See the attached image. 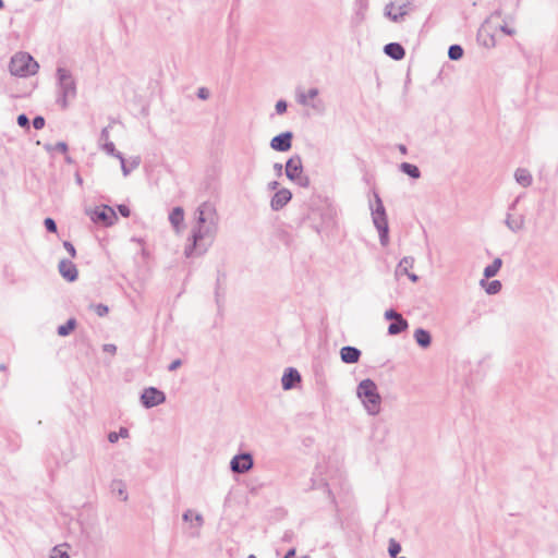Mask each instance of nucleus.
<instances>
[{
	"mask_svg": "<svg viewBox=\"0 0 558 558\" xmlns=\"http://www.w3.org/2000/svg\"><path fill=\"white\" fill-rule=\"evenodd\" d=\"M217 232L218 227L192 226L184 255L187 258L204 255L213 245Z\"/></svg>",
	"mask_w": 558,
	"mask_h": 558,
	"instance_id": "f257e3e1",
	"label": "nucleus"
},
{
	"mask_svg": "<svg viewBox=\"0 0 558 558\" xmlns=\"http://www.w3.org/2000/svg\"><path fill=\"white\" fill-rule=\"evenodd\" d=\"M356 396L362 401L369 415H377L380 411L381 398L376 384L369 379H363L356 388Z\"/></svg>",
	"mask_w": 558,
	"mask_h": 558,
	"instance_id": "f03ea898",
	"label": "nucleus"
},
{
	"mask_svg": "<svg viewBox=\"0 0 558 558\" xmlns=\"http://www.w3.org/2000/svg\"><path fill=\"white\" fill-rule=\"evenodd\" d=\"M58 98L57 102L62 109L68 108L69 101L76 96V84L71 72L64 68H58Z\"/></svg>",
	"mask_w": 558,
	"mask_h": 558,
	"instance_id": "7ed1b4c3",
	"label": "nucleus"
},
{
	"mask_svg": "<svg viewBox=\"0 0 558 558\" xmlns=\"http://www.w3.org/2000/svg\"><path fill=\"white\" fill-rule=\"evenodd\" d=\"M39 69L37 61L28 52H16L10 61V73L19 77L35 75Z\"/></svg>",
	"mask_w": 558,
	"mask_h": 558,
	"instance_id": "20e7f679",
	"label": "nucleus"
},
{
	"mask_svg": "<svg viewBox=\"0 0 558 558\" xmlns=\"http://www.w3.org/2000/svg\"><path fill=\"white\" fill-rule=\"evenodd\" d=\"M415 10L413 0H391L384 8V15L393 23H401Z\"/></svg>",
	"mask_w": 558,
	"mask_h": 558,
	"instance_id": "39448f33",
	"label": "nucleus"
},
{
	"mask_svg": "<svg viewBox=\"0 0 558 558\" xmlns=\"http://www.w3.org/2000/svg\"><path fill=\"white\" fill-rule=\"evenodd\" d=\"M219 218L217 215L216 207L209 203H202L194 213V225L193 226H208L218 227Z\"/></svg>",
	"mask_w": 558,
	"mask_h": 558,
	"instance_id": "423d86ee",
	"label": "nucleus"
},
{
	"mask_svg": "<svg viewBox=\"0 0 558 558\" xmlns=\"http://www.w3.org/2000/svg\"><path fill=\"white\" fill-rule=\"evenodd\" d=\"M286 175L298 185L307 187L310 179L303 172L302 159L299 155L292 156L286 163Z\"/></svg>",
	"mask_w": 558,
	"mask_h": 558,
	"instance_id": "0eeeda50",
	"label": "nucleus"
},
{
	"mask_svg": "<svg viewBox=\"0 0 558 558\" xmlns=\"http://www.w3.org/2000/svg\"><path fill=\"white\" fill-rule=\"evenodd\" d=\"M319 90L316 87L310 88L307 92L298 89L296 90V101L301 106L311 107L316 112H323L325 110V105L322 99H318Z\"/></svg>",
	"mask_w": 558,
	"mask_h": 558,
	"instance_id": "6e6552de",
	"label": "nucleus"
},
{
	"mask_svg": "<svg viewBox=\"0 0 558 558\" xmlns=\"http://www.w3.org/2000/svg\"><path fill=\"white\" fill-rule=\"evenodd\" d=\"M372 220L375 228H381L388 226V218L385 206L378 193L374 192V202L369 203Z\"/></svg>",
	"mask_w": 558,
	"mask_h": 558,
	"instance_id": "1a4fd4ad",
	"label": "nucleus"
},
{
	"mask_svg": "<svg viewBox=\"0 0 558 558\" xmlns=\"http://www.w3.org/2000/svg\"><path fill=\"white\" fill-rule=\"evenodd\" d=\"M254 466V460L251 453L243 452L234 456L230 461V469L233 473L244 474Z\"/></svg>",
	"mask_w": 558,
	"mask_h": 558,
	"instance_id": "9d476101",
	"label": "nucleus"
},
{
	"mask_svg": "<svg viewBox=\"0 0 558 558\" xmlns=\"http://www.w3.org/2000/svg\"><path fill=\"white\" fill-rule=\"evenodd\" d=\"M90 219L102 226H112L117 220L116 211L109 206H100L90 213Z\"/></svg>",
	"mask_w": 558,
	"mask_h": 558,
	"instance_id": "9b49d317",
	"label": "nucleus"
},
{
	"mask_svg": "<svg viewBox=\"0 0 558 558\" xmlns=\"http://www.w3.org/2000/svg\"><path fill=\"white\" fill-rule=\"evenodd\" d=\"M166 401V395L155 388L148 387L141 395V402L146 409L157 407Z\"/></svg>",
	"mask_w": 558,
	"mask_h": 558,
	"instance_id": "f8f14e48",
	"label": "nucleus"
},
{
	"mask_svg": "<svg viewBox=\"0 0 558 558\" xmlns=\"http://www.w3.org/2000/svg\"><path fill=\"white\" fill-rule=\"evenodd\" d=\"M182 519L184 522L190 524L191 533L193 537L199 536L201 529L204 525V517L199 512H195L192 509H187L183 514Z\"/></svg>",
	"mask_w": 558,
	"mask_h": 558,
	"instance_id": "ddd939ff",
	"label": "nucleus"
},
{
	"mask_svg": "<svg viewBox=\"0 0 558 558\" xmlns=\"http://www.w3.org/2000/svg\"><path fill=\"white\" fill-rule=\"evenodd\" d=\"M293 134L290 131L283 132L270 141V147L277 151H287L292 146Z\"/></svg>",
	"mask_w": 558,
	"mask_h": 558,
	"instance_id": "4468645a",
	"label": "nucleus"
},
{
	"mask_svg": "<svg viewBox=\"0 0 558 558\" xmlns=\"http://www.w3.org/2000/svg\"><path fill=\"white\" fill-rule=\"evenodd\" d=\"M506 227L513 233H518L525 228V216L522 214L507 213L505 218Z\"/></svg>",
	"mask_w": 558,
	"mask_h": 558,
	"instance_id": "2eb2a0df",
	"label": "nucleus"
},
{
	"mask_svg": "<svg viewBox=\"0 0 558 558\" xmlns=\"http://www.w3.org/2000/svg\"><path fill=\"white\" fill-rule=\"evenodd\" d=\"M60 275L68 281L72 282L77 279L76 266L68 259H61L58 265Z\"/></svg>",
	"mask_w": 558,
	"mask_h": 558,
	"instance_id": "dca6fc26",
	"label": "nucleus"
},
{
	"mask_svg": "<svg viewBox=\"0 0 558 558\" xmlns=\"http://www.w3.org/2000/svg\"><path fill=\"white\" fill-rule=\"evenodd\" d=\"M300 381H301V375L293 367L287 368L281 378V385L284 390H290V389L294 388L295 385Z\"/></svg>",
	"mask_w": 558,
	"mask_h": 558,
	"instance_id": "f3484780",
	"label": "nucleus"
},
{
	"mask_svg": "<svg viewBox=\"0 0 558 558\" xmlns=\"http://www.w3.org/2000/svg\"><path fill=\"white\" fill-rule=\"evenodd\" d=\"M292 194L287 189H281L278 192L275 193L270 201V206L274 210H280L283 208L289 201L291 199Z\"/></svg>",
	"mask_w": 558,
	"mask_h": 558,
	"instance_id": "a211bd4d",
	"label": "nucleus"
},
{
	"mask_svg": "<svg viewBox=\"0 0 558 558\" xmlns=\"http://www.w3.org/2000/svg\"><path fill=\"white\" fill-rule=\"evenodd\" d=\"M101 148L104 151H106L108 155L113 156L120 160L121 163V170L123 172L124 177H128L130 174V169L126 168V160L124 159L123 155L116 149V146L112 142H106L101 144Z\"/></svg>",
	"mask_w": 558,
	"mask_h": 558,
	"instance_id": "6ab92c4d",
	"label": "nucleus"
},
{
	"mask_svg": "<svg viewBox=\"0 0 558 558\" xmlns=\"http://www.w3.org/2000/svg\"><path fill=\"white\" fill-rule=\"evenodd\" d=\"M341 361L345 364H354L357 363L361 357V351L351 345H347L341 348L340 350Z\"/></svg>",
	"mask_w": 558,
	"mask_h": 558,
	"instance_id": "aec40b11",
	"label": "nucleus"
},
{
	"mask_svg": "<svg viewBox=\"0 0 558 558\" xmlns=\"http://www.w3.org/2000/svg\"><path fill=\"white\" fill-rule=\"evenodd\" d=\"M384 51L387 56L397 61L403 59L405 56L404 48L398 43L387 44L384 48Z\"/></svg>",
	"mask_w": 558,
	"mask_h": 558,
	"instance_id": "412c9836",
	"label": "nucleus"
},
{
	"mask_svg": "<svg viewBox=\"0 0 558 558\" xmlns=\"http://www.w3.org/2000/svg\"><path fill=\"white\" fill-rule=\"evenodd\" d=\"M514 179L523 187H529L533 183V177L525 168H518L514 172Z\"/></svg>",
	"mask_w": 558,
	"mask_h": 558,
	"instance_id": "4be33fe9",
	"label": "nucleus"
},
{
	"mask_svg": "<svg viewBox=\"0 0 558 558\" xmlns=\"http://www.w3.org/2000/svg\"><path fill=\"white\" fill-rule=\"evenodd\" d=\"M110 492L111 494L118 496L122 501H126L129 498L126 493V485L121 480H113L110 483Z\"/></svg>",
	"mask_w": 558,
	"mask_h": 558,
	"instance_id": "5701e85b",
	"label": "nucleus"
},
{
	"mask_svg": "<svg viewBox=\"0 0 558 558\" xmlns=\"http://www.w3.org/2000/svg\"><path fill=\"white\" fill-rule=\"evenodd\" d=\"M416 343L421 347V348H428L432 343V336L430 333L423 329V328H417L415 331H414V335H413Z\"/></svg>",
	"mask_w": 558,
	"mask_h": 558,
	"instance_id": "b1692460",
	"label": "nucleus"
},
{
	"mask_svg": "<svg viewBox=\"0 0 558 558\" xmlns=\"http://www.w3.org/2000/svg\"><path fill=\"white\" fill-rule=\"evenodd\" d=\"M408 327H409L408 322L403 317H401V318H398L397 320L392 322L389 325L388 333L391 336L399 335L402 331L407 330Z\"/></svg>",
	"mask_w": 558,
	"mask_h": 558,
	"instance_id": "393cba45",
	"label": "nucleus"
},
{
	"mask_svg": "<svg viewBox=\"0 0 558 558\" xmlns=\"http://www.w3.org/2000/svg\"><path fill=\"white\" fill-rule=\"evenodd\" d=\"M414 265V258L411 257V256H405L403 257L398 266H397V269H396V275L397 276H402V275H407L409 271V269H411Z\"/></svg>",
	"mask_w": 558,
	"mask_h": 558,
	"instance_id": "a878e982",
	"label": "nucleus"
},
{
	"mask_svg": "<svg viewBox=\"0 0 558 558\" xmlns=\"http://www.w3.org/2000/svg\"><path fill=\"white\" fill-rule=\"evenodd\" d=\"M184 220V210L181 207H174L172 211L169 215V221L170 223L175 228L179 229L181 223Z\"/></svg>",
	"mask_w": 558,
	"mask_h": 558,
	"instance_id": "bb28decb",
	"label": "nucleus"
},
{
	"mask_svg": "<svg viewBox=\"0 0 558 558\" xmlns=\"http://www.w3.org/2000/svg\"><path fill=\"white\" fill-rule=\"evenodd\" d=\"M501 265H502L501 258H499V257L495 258L492 264L487 265L484 268V277L486 279L495 277L498 274V271L500 270Z\"/></svg>",
	"mask_w": 558,
	"mask_h": 558,
	"instance_id": "cd10ccee",
	"label": "nucleus"
},
{
	"mask_svg": "<svg viewBox=\"0 0 558 558\" xmlns=\"http://www.w3.org/2000/svg\"><path fill=\"white\" fill-rule=\"evenodd\" d=\"M400 170L413 179H418L421 177L420 169L415 165L409 162H402L400 165Z\"/></svg>",
	"mask_w": 558,
	"mask_h": 558,
	"instance_id": "c85d7f7f",
	"label": "nucleus"
},
{
	"mask_svg": "<svg viewBox=\"0 0 558 558\" xmlns=\"http://www.w3.org/2000/svg\"><path fill=\"white\" fill-rule=\"evenodd\" d=\"M481 284L485 288V291L487 294L494 295L500 292L501 290V282L499 280H493L485 284V281L482 280Z\"/></svg>",
	"mask_w": 558,
	"mask_h": 558,
	"instance_id": "c756f323",
	"label": "nucleus"
},
{
	"mask_svg": "<svg viewBox=\"0 0 558 558\" xmlns=\"http://www.w3.org/2000/svg\"><path fill=\"white\" fill-rule=\"evenodd\" d=\"M75 327L76 320L74 318H70L64 325L58 327V335L61 337H66L74 330Z\"/></svg>",
	"mask_w": 558,
	"mask_h": 558,
	"instance_id": "7c9ffc66",
	"label": "nucleus"
},
{
	"mask_svg": "<svg viewBox=\"0 0 558 558\" xmlns=\"http://www.w3.org/2000/svg\"><path fill=\"white\" fill-rule=\"evenodd\" d=\"M463 56V49L460 45H451L448 50V57L450 60H459Z\"/></svg>",
	"mask_w": 558,
	"mask_h": 558,
	"instance_id": "2f4dec72",
	"label": "nucleus"
},
{
	"mask_svg": "<svg viewBox=\"0 0 558 558\" xmlns=\"http://www.w3.org/2000/svg\"><path fill=\"white\" fill-rule=\"evenodd\" d=\"M379 241L383 246H387L389 243V227L377 228Z\"/></svg>",
	"mask_w": 558,
	"mask_h": 558,
	"instance_id": "473e14b6",
	"label": "nucleus"
},
{
	"mask_svg": "<svg viewBox=\"0 0 558 558\" xmlns=\"http://www.w3.org/2000/svg\"><path fill=\"white\" fill-rule=\"evenodd\" d=\"M401 551V545L393 538L389 539L388 553L395 558Z\"/></svg>",
	"mask_w": 558,
	"mask_h": 558,
	"instance_id": "72a5a7b5",
	"label": "nucleus"
},
{
	"mask_svg": "<svg viewBox=\"0 0 558 558\" xmlns=\"http://www.w3.org/2000/svg\"><path fill=\"white\" fill-rule=\"evenodd\" d=\"M65 545H58L53 547L51 558H70L66 550L63 549Z\"/></svg>",
	"mask_w": 558,
	"mask_h": 558,
	"instance_id": "f704fd0d",
	"label": "nucleus"
},
{
	"mask_svg": "<svg viewBox=\"0 0 558 558\" xmlns=\"http://www.w3.org/2000/svg\"><path fill=\"white\" fill-rule=\"evenodd\" d=\"M45 148L47 150L57 149V150H59L60 153H63V154H65L68 151V145L64 142H58L54 146H51V145L47 144L45 146Z\"/></svg>",
	"mask_w": 558,
	"mask_h": 558,
	"instance_id": "c9c22d12",
	"label": "nucleus"
},
{
	"mask_svg": "<svg viewBox=\"0 0 558 558\" xmlns=\"http://www.w3.org/2000/svg\"><path fill=\"white\" fill-rule=\"evenodd\" d=\"M141 163V158L138 156L132 157L129 161H126V168L130 169V172L138 168Z\"/></svg>",
	"mask_w": 558,
	"mask_h": 558,
	"instance_id": "e433bc0d",
	"label": "nucleus"
},
{
	"mask_svg": "<svg viewBox=\"0 0 558 558\" xmlns=\"http://www.w3.org/2000/svg\"><path fill=\"white\" fill-rule=\"evenodd\" d=\"M384 316L386 319L393 320V322L397 320L398 318L402 317V315L395 310H387L385 312Z\"/></svg>",
	"mask_w": 558,
	"mask_h": 558,
	"instance_id": "4c0bfd02",
	"label": "nucleus"
},
{
	"mask_svg": "<svg viewBox=\"0 0 558 558\" xmlns=\"http://www.w3.org/2000/svg\"><path fill=\"white\" fill-rule=\"evenodd\" d=\"M44 225L49 232H57V223L52 218H46Z\"/></svg>",
	"mask_w": 558,
	"mask_h": 558,
	"instance_id": "58836bf2",
	"label": "nucleus"
},
{
	"mask_svg": "<svg viewBox=\"0 0 558 558\" xmlns=\"http://www.w3.org/2000/svg\"><path fill=\"white\" fill-rule=\"evenodd\" d=\"M33 126L36 130H40L45 126V119L40 116H37L33 119Z\"/></svg>",
	"mask_w": 558,
	"mask_h": 558,
	"instance_id": "ea45409f",
	"label": "nucleus"
},
{
	"mask_svg": "<svg viewBox=\"0 0 558 558\" xmlns=\"http://www.w3.org/2000/svg\"><path fill=\"white\" fill-rule=\"evenodd\" d=\"M287 102L284 100H278L277 104H276V112L278 114H282L287 111Z\"/></svg>",
	"mask_w": 558,
	"mask_h": 558,
	"instance_id": "a19ab883",
	"label": "nucleus"
},
{
	"mask_svg": "<svg viewBox=\"0 0 558 558\" xmlns=\"http://www.w3.org/2000/svg\"><path fill=\"white\" fill-rule=\"evenodd\" d=\"M17 124L21 128H28L29 126V120L26 114L22 113L17 117Z\"/></svg>",
	"mask_w": 558,
	"mask_h": 558,
	"instance_id": "79ce46f5",
	"label": "nucleus"
},
{
	"mask_svg": "<svg viewBox=\"0 0 558 558\" xmlns=\"http://www.w3.org/2000/svg\"><path fill=\"white\" fill-rule=\"evenodd\" d=\"M63 246L66 250V252L70 254L71 257H75L76 251H75L74 245L71 242L64 241Z\"/></svg>",
	"mask_w": 558,
	"mask_h": 558,
	"instance_id": "37998d69",
	"label": "nucleus"
},
{
	"mask_svg": "<svg viewBox=\"0 0 558 558\" xmlns=\"http://www.w3.org/2000/svg\"><path fill=\"white\" fill-rule=\"evenodd\" d=\"M95 311L97 313L98 316H105L107 313H108V306L107 305H104V304H97L95 306Z\"/></svg>",
	"mask_w": 558,
	"mask_h": 558,
	"instance_id": "c03bdc74",
	"label": "nucleus"
},
{
	"mask_svg": "<svg viewBox=\"0 0 558 558\" xmlns=\"http://www.w3.org/2000/svg\"><path fill=\"white\" fill-rule=\"evenodd\" d=\"M100 143H106V142H109V130L108 128H104L101 130V133H100V138H99Z\"/></svg>",
	"mask_w": 558,
	"mask_h": 558,
	"instance_id": "a18cd8bd",
	"label": "nucleus"
},
{
	"mask_svg": "<svg viewBox=\"0 0 558 558\" xmlns=\"http://www.w3.org/2000/svg\"><path fill=\"white\" fill-rule=\"evenodd\" d=\"M197 96H198V98H201V99H204V100H205V99H207V98L209 97V92H208V89H207V88H205V87H201V88L198 89V92H197Z\"/></svg>",
	"mask_w": 558,
	"mask_h": 558,
	"instance_id": "49530a36",
	"label": "nucleus"
},
{
	"mask_svg": "<svg viewBox=\"0 0 558 558\" xmlns=\"http://www.w3.org/2000/svg\"><path fill=\"white\" fill-rule=\"evenodd\" d=\"M118 210L123 217H129L131 214L130 208L126 205H119Z\"/></svg>",
	"mask_w": 558,
	"mask_h": 558,
	"instance_id": "de8ad7c7",
	"label": "nucleus"
},
{
	"mask_svg": "<svg viewBox=\"0 0 558 558\" xmlns=\"http://www.w3.org/2000/svg\"><path fill=\"white\" fill-rule=\"evenodd\" d=\"M181 364H182L181 360H179V359H178V360H174V361H172V362L169 364L168 369H169L170 372H173V371H175L177 368H179V367L181 366Z\"/></svg>",
	"mask_w": 558,
	"mask_h": 558,
	"instance_id": "09e8293b",
	"label": "nucleus"
},
{
	"mask_svg": "<svg viewBox=\"0 0 558 558\" xmlns=\"http://www.w3.org/2000/svg\"><path fill=\"white\" fill-rule=\"evenodd\" d=\"M102 350H104L105 352H108V353L114 354V353H116V351H117V347H116L114 344L107 343V344H104Z\"/></svg>",
	"mask_w": 558,
	"mask_h": 558,
	"instance_id": "8fccbe9b",
	"label": "nucleus"
},
{
	"mask_svg": "<svg viewBox=\"0 0 558 558\" xmlns=\"http://www.w3.org/2000/svg\"><path fill=\"white\" fill-rule=\"evenodd\" d=\"M500 31H501L502 33H505L506 35H509V36H512V35H514V34H515V29H514V28H510V27H508L507 25H501V26H500Z\"/></svg>",
	"mask_w": 558,
	"mask_h": 558,
	"instance_id": "3c124183",
	"label": "nucleus"
},
{
	"mask_svg": "<svg viewBox=\"0 0 558 558\" xmlns=\"http://www.w3.org/2000/svg\"><path fill=\"white\" fill-rule=\"evenodd\" d=\"M108 440L111 442V444H114L119 440V435L117 432H110L109 435H108Z\"/></svg>",
	"mask_w": 558,
	"mask_h": 558,
	"instance_id": "603ef678",
	"label": "nucleus"
},
{
	"mask_svg": "<svg viewBox=\"0 0 558 558\" xmlns=\"http://www.w3.org/2000/svg\"><path fill=\"white\" fill-rule=\"evenodd\" d=\"M119 438H128L129 437V429L125 427H120L118 432Z\"/></svg>",
	"mask_w": 558,
	"mask_h": 558,
	"instance_id": "864d4df0",
	"label": "nucleus"
},
{
	"mask_svg": "<svg viewBox=\"0 0 558 558\" xmlns=\"http://www.w3.org/2000/svg\"><path fill=\"white\" fill-rule=\"evenodd\" d=\"M484 45L486 47H494L496 45L495 38L493 35H489L488 39H484Z\"/></svg>",
	"mask_w": 558,
	"mask_h": 558,
	"instance_id": "5fc2aeb1",
	"label": "nucleus"
},
{
	"mask_svg": "<svg viewBox=\"0 0 558 558\" xmlns=\"http://www.w3.org/2000/svg\"><path fill=\"white\" fill-rule=\"evenodd\" d=\"M519 199H520V198H519V197H517V198H515V199H514V201L509 205V207H508V213H511V211H513V210L515 209V207H517V205H518V203H519Z\"/></svg>",
	"mask_w": 558,
	"mask_h": 558,
	"instance_id": "6e6d98bb",
	"label": "nucleus"
},
{
	"mask_svg": "<svg viewBox=\"0 0 558 558\" xmlns=\"http://www.w3.org/2000/svg\"><path fill=\"white\" fill-rule=\"evenodd\" d=\"M405 276H408V278L412 281V282H416L418 280V277L413 274V272H408Z\"/></svg>",
	"mask_w": 558,
	"mask_h": 558,
	"instance_id": "4d7b16f0",
	"label": "nucleus"
},
{
	"mask_svg": "<svg viewBox=\"0 0 558 558\" xmlns=\"http://www.w3.org/2000/svg\"><path fill=\"white\" fill-rule=\"evenodd\" d=\"M295 556V549L291 548L287 551L284 558H293Z\"/></svg>",
	"mask_w": 558,
	"mask_h": 558,
	"instance_id": "13d9d810",
	"label": "nucleus"
},
{
	"mask_svg": "<svg viewBox=\"0 0 558 558\" xmlns=\"http://www.w3.org/2000/svg\"><path fill=\"white\" fill-rule=\"evenodd\" d=\"M487 26H488V21H486L485 24L482 26V28L480 31L481 36H483L485 33H487Z\"/></svg>",
	"mask_w": 558,
	"mask_h": 558,
	"instance_id": "bf43d9fd",
	"label": "nucleus"
},
{
	"mask_svg": "<svg viewBox=\"0 0 558 558\" xmlns=\"http://www.w3.org/2000/svg\"><path fill=\"white\" fill-rule=\"evenodd\" d=\"M75 181H76V183H77L78 185H82V184H83V179H82V177H81L78 173H76V174H75Z\"/></svg>",
	"mask_w": 558,
	"mask_h": 558,
	"instance_id": "052dcab7",
	"label": "nucleus"
},
{
	"mask_svg": "<svg viewBox=\"0 0 558 558\" xmlns=\"http://www.w3.org/2000/svg\"><path fill=\"white\" fill-rule=\"evenodd\" d=\"M275 169L277 170V172H279V173H280V172H281V170H282V165H280V163H276V165H275Z\"/></svg>",
	"mask_w": 558,
	"mask_h": 558,
	"instance_id": "680f3d73",
	"label": "nucleus"
},
{
	"mask_svg": "<svg viewBox=\"0 0 558 558\" xmlns=\"http://www.w3.org/2000/svg\"><path fill=\"white\" fill-rule=\"evenodd\" d=\"M277 185H278V182H276V181L269 183V187L272 189V190L276 189Z\"/></svg>",
	"mask_w": 558,
	"mask_h": 558,
	"instance_id": "e2e57ef3",
	"label": "nucleus"
},
{
	"mask_svg": "<svg viewBox=\"0 0 558 558\" xmlns=\"http://www.w3.org/2000/svg\"><path fill=\"white\" fill-rule=\"evenodd\" d=\"M0 371L5 372L7 371V365L5 364H1L0 365Z\"/></svg>",
	"mask_w": 558,
	"mask_h": 558,
	"instance_id": "0e129e2a",
	"label": "nucleus"
},
{
	"mask_svg": "<svg viewBox=\"0 0 558 558\" xmlns=\"http://www.w3.org/2000/svg\"><path fill=\"white\" fill-rule=\"evenodd\" d=\"M65 161H66V162H69V163H71V162H72L71 157H70V156H66V157H65Z\"/></svg>",
	"mask_w": 558,
	"mask_h": 558,
	"instance_id": "69168bd1",
	"label": "nucleus"
},
{
	"mask_svg": "<svg viewBox=\"0 0 558 558\" xmlns=\"http://www.w3.org/2000/svg\"><path fill=\"white\" fill-rule=\"evenodd\" d=\"M400 151H405V147H404V146H402V147L400 148Z\"/></svg>",
	"mask_w": 558,
	"mask_h": 558,
	"instance_id": "338daca9",
	"label": "nucleus"
},
{
	"mask_svg": "<svg viewBox=\"0 0 558 558\" xmlns=\"http://www.w3.org/2000/svg\"><path fill=\"white\" fill-rule=\"evenodd\" d=\"M247 558H256L255 555H248Z\"/></svg>",
	"mask_w": 558,
	"mask_h": 558,
	"instance_id": "774afa93",
	"label": "nucleus"
}]
</instances>
